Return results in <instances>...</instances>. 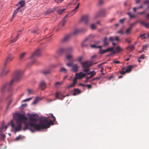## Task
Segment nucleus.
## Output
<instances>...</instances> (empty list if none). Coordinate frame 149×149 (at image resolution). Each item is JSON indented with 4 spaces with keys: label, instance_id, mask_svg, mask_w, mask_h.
<instances>
[{
    "label": "nucleus",
    "instance_id": "obj_19",
    "mask_svg": "<svg viewBox=\"0 0 149 149\" xmlns=\"http://www.w3.org/2000/svg\"><path fill=\"white\" fill-rule=\"evenodd\" d=\"M77 83L76 78H74L73 80V82L70 85L68 86L67 88H70L71 87H74L76 83Z\"/></svg>",
    "mask_w": 149,
    "mask_h": 149
},
{
    "label": "nucleus",
    "instance_id": "obj_16",
    "mask_svg": "<svg viewBox=\"0 0 149 149\" xmlns=\"http://www.w3.org/2000/svg\"><path fill=\"white\" fill-rule=\"evenodd\" d=\"M79 67L77 64H73L71 68V70L74 72H76L78 71Z\"/></svg>",
    "mask_w": 149,
    "mask_h": 149
},
{
    "label": "nucleus",
    "instance_id": "obj_46",
    "mask_svg": "<svg viewBox=\"0 0 149 149\" xmlns=\"http://www.w3.org/2000/svg\"><path fill=\"white\" fill-rule=\"evenodd\" d=\"M65 9H61L58 10L57 11V13H58V14H61L63 12L65 11Z\"/></svg>",
    "mask_w": 149,
    "mask_h": 149
},
{
    "label": "nucleus",
    "instance_id": "obj_13",
    "mask_svg": "<svg viewBox=\"0 0 149 149\" xmlns=\"http://www.w3.org/2000/svg\"><path fill=\"white\" fill-rule=\"evenodd\" d=\"M14 57L11 55H9L6 58V62L4 63V65L6 66L7 63L11 61L13 58Z\"/></svg>",
    "mask_w": 149,
    "mask_h": 149
},
{
    "label": "nucleus",
    "instance_id": "obj_61",
    "mask_svg": "<svg viewBox=\"0 0 149 149\" xmlns=\"http://www.w3.org/2000/svg\"><path fill=\"white\" fill-rule=\"evenodd\" d=\"M21 139V136L19 135L18 136L16 137L15 138V140L18 141Z\"/></svg>",
    "mask_w": 149,
    "mask_h": 149
},
{
    "label": "nucleus",
    "instance_id": "obj_9",
    "mask_svg": "<svg viewBox=\"0 0 149 149\" xmlns=\"http://www.w3.org/2000/svg\"><path fill=\"white\" fill-rule=\"evenodd\" d=\"M105 10H102L97 13L95 15V17L96 18L100 16L103 17L105 16Z\"/></svg>",
    "mask_w": 149,
    "mask_h": 149
},
{
    "label": "nucleus",
    "instance_id": "obj_54",
    "mask_svg": "<svg viewBox=\"0 0 149 149\" xmlns=\"http://www.w3.org/2000/svg\"><path fill=\"white\" fill-rule=\"evenodd\" d=\"M73 64V63L72 62H71L67 63L66 65L68 67H72Z\"/></svg>",
    "mask_w": 149,
    "mask_h": 149
},
{
    "label": "nucleus",
    "instance_id": "obj_3",
    "mask_svg": "<svg viewBox=\"0 0 149 149\" xmlns=\"http://www.w3.org/2000/svg\"><path fill=\"white\" fill-rule=\"evenodd\" d=\"M22 70L19 69L15 70L13 73V78L10 81V84H13L14 82L20 80L22 78Z\"/></svg>",
    "mask_w": 149,
    "mask_h": 149
},
{
    "label": "nucleus",
    "instance_id": "obj_38",
    "mask_svg": "<svg viewBox=\"0 0 149 149\" xmlns=\"http://www.w3.org/2000/svg\"><path fill=\"white\" fill-rule=\"evenodd\" d=\"M90 46L91 47L94 48H101L102 47L101 46H97L95 44L91 45Z\"/></svg>",
    "mask_w": 149,
    "mask_h": 149
},
{
    "label": "nucleus",
    "instance_id": "obj_35",
    "mask_svg": "<svg viewBox=\"0 0 149 149\" xmlns=\"http://www.w3.org/2000/svg\"><path fill=\"white\" fill-rule=\"evenodd\" d=\"M41 99L40 98L38 97H37L32 102V104H36Z\"/></svg>",
    "mask_w": 149,
    "mask_h": 149
},
{
    "label": "nucleus",
    "instance_id": "obj_47",
    "mask_svg": "<svg viewBox=\"0 0 149 149\" xmlns=\"http://www.w3.org/2000/svg\"><path fill=\"white\" fill-rule=\"evenodd\" d=\"M22 7H21L20 6H19L18 7L16 10H15V11H17V13L18 12H21L23 11V10L21 9L22 8Z\"/></svg>",
    "mask_w": 149,
    "mask_h": 149
},
{
    "label": "nucleus",
    "instance_id": "obj_15",
    "mask_svg": "<svg viewBox=\"0 0 149 149\" xmlns=\"http://www.w3.org/2000/svg\"><path fill=\"white\" fill-rule=\"evenodd\" d=\"M39 87L43 90L46 88V84L44 81H42L40 82L39 85Z\"/></svg>",
    "mask_w": 149,
    "mask_h": 149
},
{
    "label": "nucleus",
    "instance_id": "obj_48",
    "mask_svg": "<svg viewBox=\"0 0 149 149\" xmlns=\"http://www.w3.org/2000/svg\"><path fill=\"white\" fill-rule=\"evenodd\" d=\"M127 14L130 16V18H132L135 17V15L132 14L130 13H127Z\"/></svg>",
    "mask_w": 149,
    "mask_h": 149
},
{
    "label": "nucleus",
    "instance_id": "obj_37",
    "mask_svg": "<svg viewBox=\"0 0 149 149\" xmlns=\"http://www.w3.org/2000/svg\"><path fill=\"white\" fill-rule=\"evenodd\" d=\"M107 52H112L113 53H115V52L113 49V48L112 47H109L106 49Z\"/></svg>",
    "mask_w": 149,
    "mask_h": 149
},
{
    "label": "nucleus",
    "instance_id": "obj_56",
    "mask_svg": "<svg viewBox=\"0 0 149 149\" xmlns=\"http://www.w3.org/2000/svg\"><path fill=\"white\" fill-rule=\"evenodd\" d=\"M83 59V57L82 56H80L79 57V58H78V61L80 62L81 63V61Z\"/></svg>",
    "mask_w": 149,
    "mask_h": 149
},
{
    "label": "nucleus",
    "instance_id": "obj_10",
    "mask_svg": "<svg viewBox=\"0 0 149 149\" xmlns=\"http://www.w3.org/2000/svg\"><path fill=\"white\" fill-rule=\"evenodd\" d=\"M90 40L88 38L84 40L81 43V46L83 47H85L87 46L90 43Z\"/></svg>",
    "mask_w": 149,
    "mask_h": 149
},
{
    "label": "nucleus",
    "instance_id": "obj_7",
    "mask_svg": "<svg viewBox=\"0 0 149 149\" xmlns=\"http://www.w3.org/2000/svg\"><path fill=\"white\" fill-rule=\"evenodd\" d=\"M72 34H69L65 35L61 40V41L62 42H68L70 38L72 36Z\"/></svg>",
    "mask_w": 149,
    "mask_h": 149
},
{
    "label": "nucleus",
    "instance_id": "obj_60",
    "mask_svg": "<svg viewBox=\"0 0 149 149\" xmlns=\"http://www.w3.org/2000/svg\"><path fill=\"white\" fill-rule=\"evenodd\" d=\"M55 96L56 99H58L59 97V94L58 93L56 92L55 93Z\"/></svg>",
    "mask_w": 149,
    "mask_h": 149
},
{
    "label": "nucleus",
    "instance_id": "obj_53",
    "mask_svg": "<svg viewBox=\"0 0 149 149\" xmlns=\"http://www.w3.org/2000/svg\"><path fill=\"white\" fill-rule=\"evenodd\" d=\"M49 117L53 118V120L54 121H55L56 120L55 118V117L54 116L53 114H49Z\"/></svg>",
    "mask_w": 149,
    "mask_h": 149
},
{
    "label": "nucleus",
    "instance_id": "obj_55",
    "mask_svg": "<svg viewBox=\"0 0 149 149\" xmlns=\"http://www.w3.org/2000/svg\"><path fill=\"white\" fill-rule=\"evenodd\" d=\"M79 30H75L73 33H72V35H75L77 33H78L79 32Z\"/></svg>",
    "mask_w": 149,
    "mask_h": 149
},
{
    "label": "nucleus",
    "instance_id": "obj_20",
    "mask_svg": "<svg viewBox=\"0 0 149 149\" xmlns=\"http://www.w3.org/2000/svg\"><path fill=\"white\" fill-rule=\"evenodd\" d=\"M21 32V30H19L17 31V35L16 37L14 38L13 39L11 40H10L11 43H13L16 42L18 38L19 37V35H20L19 33Z\"/></svg>",
    "mask_w": 149,
    "mask_h": 149
},
{
    "label": "nucleus",
    "instance_id": "obj_23",
    "mask_svg": "<svg viewBox=\"0 0 149 149\" xmlns=\"http://www.w3.org/2000/svg\"><path fill=\"white\" fill-rule=\"evenodd\" d=\"M54 10V8H49L45 12L44 15H46L51 13Z\"/></svg>",
    "mask_w": 149,
    "mask_h": 149
},
{
    "label": "nucleus",
    "instance_id": "obj_43",
    "mask_svg": "<svg viewBox=\"0 0 149 149\" xmlns=\"http://www.w3.org/2000/svg\"><path fill=\"white\" fill-rule=\"evenodd\" d=\"M125 67L122 68V70H121L120 72V73L121 74L123 75L126 73V72L125 71Z\"/></svg>",
    "mask_w": 149,
    "mask_h": 149
},
{
    "label": "nucleus",
    "instance_id": "obj_50",
    "mask_svg": "<svg viewBox=\"0 0 149 149\" xmlns=\"http://www.w3.org/2000/svg\"><path fill=\"white\" fill-rule=\"evenodd\" d=\"M60 71L62 72H64V73L67 72L66 69L64 68H61L60 69Z\"/></svg>",
    "mask_w": 149,
    "mask_h": 149
},
{
    "label": "nucleus",
    "instance_id": "obj_41",
    "mask_svg": "<svg viewBox=\"0 0 149 149\" xmlns=\"http://www.w3.org/2000/svg\"><path fill=\"white\" fill-rule=\"evenodd\" d=\"M146 34H141L139 35V37H138V38L139 37H140L142 39H144L146 38H147V36H146Z\"/></svg>",
    "mask_w": 149,
    "mask_h": 149
},
{
    "label": "nucleus",
    "instance_id": "obj_29",
    "mask_svg": "<svg viewBox=\"0 0 149 149\" xmlns=\"http://www.w3.org/2000/svg\"><path fill=\"white\" fill-rule=\"evenodd\" d=\"M51 71L50 70H44L42 71V72L44 75H47L50 73Z\"/></svg>",
    "mask_w": 149,
    "mask_h": 149
},
{
    "label": "nucleus",
    "instance_id": "obj_62",
    "mask_svg": "<svg viewBox=\"0 0 149 149\" xmlns=\"http://www.w3.org/2000/svg\"><path fill=\"white\" fill-rule=\"evenodd\" d=\"M125 19V18H124L123 19H120L119 20V22L120 23H123L124 21V20Z\"/></svg>",
    "mask_w": 149,
    "mask_h": 149
},
{
    "label": "nucleus",
    "instance_id": "obj_22",
    "mask_svg": "<svg viewBox=\"0 0 149 149\" xmlns=\"http://www.w3.org/2000/svg\"><path fill=\"white\" fill-rule=\"evenodd\" d=\"M119 38L117 36H111L109 38V40L111 41H118Z\"/></svg>",
    "mask_w": 149,
    "mask_h": 149
},
{
    "label": "nucleus",
    "instance_id": "obj_44",
    "mask_svg": "<svg viewBox=\"0 0 149 149\" xmlns=\"http://www.w3.org/2000/svg\"><path fill=\"white\" fill-rule=\"evenodd\" d=\"M140 23L141 24L143 25L146 28L147 23H146L144 21H141L140 22Z\"/></svg>",
    "mask_w": 149,
    "mask_h": 149
},
{
    "label": "nucleus",
    "instance_id": "obj_8",
    "mask_svg": "<svg viewBox=\"0 0 149 149\" xmlns=\"http://www.w3.org/2000/svg\"><path fill=\"white\" fill-rule=\"evenodd\" d=\"M81 64L82 67L83 68H88L91 66L92 65L91 63L88 61L81 62Z\"/></svg>",
    "mask_w": 149,
    "mask_h": 149
},
{
    "label": "nucleus",
    "instance_id": "obj_33",
    "mask_svg": "<svg viewBox=\"0 0 149 149\" xmlns=\"http://www.w3.org/2000/svg\"><path fill=\"white\" fill-rule=\"evenodd\" d=\"M19 4L20 5V6L21 7H23L24 6L25 4V1L24 0H21L19 3Z\"/></svg>",
    "mask_w": 149,
    "mask_h": 149
},
{
    "label": "nucleus",
    "instance_id": "obj_30",
    "mask_svg": "<svg viewBox=\"0 0 149 149\" xmlns=\"http://www.w3.org/2000/svg\"><path fill=\"white\" fill-rule=\"evenodd\" d=\"M133 67L131 65L128 66L127 69L125 70L126 72V73H129L130 72Z\"/></svg>",
    "mask_w": 149,
    "mask_h": 149
},
{
    "label": "nucleus",
    "instance_id": "obj_42",
    "mask_svg": "<svg viewBox=\"0 0 149 149\" xmlns=\"http://www.w3.org/2000/svg\"><path fill=\"white\" fill-rule=\"evenodd\" d=\"M107 52L106 49L105 50H102L101 48H100L99 50V53L100 54H103Z\"/></svg>",
    "mask_w": 149,
    "mask_h": 149
},
{
    "label": "nucleus",
    "instance_id": "obj_36",
    "mask_svg": "<svg viewBox=\"0 0 149 149\" xmlns=\"http://www.w3.org/2000/svg\"><path fill=\"white\" fill-rule=\"evenodd\" d=\"M132 29L131 27H129L128 28L126 29L125 33L127 35H129Z\"/></svg>",
    "mask_w": 149,
    "mask_h": 149
},
{
    "label": "nucleus",
    "instance_id": "obj_26",
    "mask_svg": "<svg viewBox=\"0 0 149 149\" xmlns=\"http://www.w3.org/2000/svg\"><path fill=\"white\" fill-rule=\"evenodd\" d=\"M66 21V19H65V18H64L60 22L59 25L62 27L64 26L65 25Z\"/></svg>",
    "mask_w": 149,
    "mask_h": 149
},
{
    "label": "nucleus",
    "instance_id": "obj_6",
    "mask_svg": "<svg viewBox=\"0 0 149 149\" xmlns=\"http://www.w3.org/2000/svg\"><path fill=\"white\" fill-rule=\"evenodd\" d=\"M38 116L36 114H32L29 117V122L31 123H34L35 124H37L35 123L38 121Z\"/></svg>",
    "mask_w": 149,
    "mask_h": 149
},
{
    "label": "nucleus",
    "instance_id": "obj_21",
    "mask_svg": "<svg viewBox=\"0 0 149 149\" xmlns=\"http://www.w3.org/2000/svg\"><path fill=\"white\" fill-rule=\"evenodd\" d=\"M103 46H107L109 45V43L108 41V39L106 37H105L103 40Z\"/></svg>",
    "mask_w": 149,
    "mask_h": 149
},
{
    "label": "nucleus",
    "instance_id": "obj_12",
    "mask_svg": "<svg viewBox=\"0 0 149 149\" xmlns=\"http://www.w3.org/2000/svg\"><path fill=\"white\" fill-rule=\"evenodd\" d=\"M89 19V17L88 15H86L82 16L81 18V21L85 24H87Z\"/></svg>",
    "mask_w": 149,
    "mask_h": 149
},
{
    "label": "nucleus",
    "instance_id": "obj_58",
    "mask_svg": "<svg viewBox=\"0 0 149 149\" xmlns=\"http://www.w3.org/2000/svg\"><path fill=\"white\" fill-rule=\"evenodd\" d=\"M64 0H54L57 3H61Z\"/></svg>",
    "mask_w": 149,
    "mask_h": 149
},
{
    "label": "nucleus",
    "instance_id": "obj_52",
    "mask_svg": "<svg viewBox=\"0 0 149 149\" xmlns=\"http://www.w3.org/2000/svg\"><path fill=\"white\" fill-rule=\"evenodd\" d=\"M13 101V100L12 99H10V101H9V102H8V104L7 106V109H8V107L10 106V105L11 103Z\"/></svg>",
    "mask_w": 149,
    "mask_h": 149
},
{
    "label": "nucleus",
    "instance_id": "obj_14",
    "mask_svg": "<svg viewBox=\"0 0 149 149\" xmlns=\"http://www.w3.org/2000/svg\"><path fill=\"white\" fill-rule=\"evenodd\" d=\"M10 70L9 69H6L5 68H4L0 76L1 77L4 76L7 74L9 72Z\"/></svg>",
    "mask_w": 149,
    "mask_h": 149
},
{
    "label": "nucleus",
    "instance_id": "obj_24",
    "mask_svg": "<svg viewBox=\"0 0 149 149\" xmlns=\"http://www.w3.org/2000/svg\"><path fill=\"white\" fill-rule=\"evenodd\" d=\"M74 92L73 93V95H76L81 93V91L78 88H74Z\"/></svg>",
    "mask_w": 149,
    "mask_h": 149
},
{
    "label": "nucleus",
    "instance_id": "obj_57",
    "mask_svg": "<svg viewBox=\"0 0 149 149\" xmlns=\"http://www.w3.org/2000/svg\"><path fill=\"white\" fill-rule=\"evenodd\" d=\"M147 45H146L144 46H143L142 48V51L144 52L145 50H146L147 49Z\"/></svg>",
    "mask_w": 149,
    "mask_h": 149
},
{
    "label": "nucleus",
    "instance_id": "obj_4",
    "mask_svg": "<svg viewBox=\"0 0 149 149\" xmlns=\"http://www.w3.org/2000/svg\"><path fill=\"white\" fill-rule=\"evenodd\" d=\"M8 127L7 125H4V123L3 122L1 125V126L0 127V141H4L6 138V135L3 132L5 131Z\"/></svg>",
    "mask_w": 149,
    "mask_h": 149
},
{
    "label": "nucleus",
    "instance_id": "obj_45",
    "mask_svg": "<svg viewBox=\"0 0 149 149\" xmlns=\"http://www.w3.org/2000/svg\"><path fill=\"white\" fill-rule=\"evenodd\" d=\"M134 48V47L133 45L129 46L127 48V49H129L130 51L133 50Z\"/></svg>",
    "mask_w": 149,
    "mask_h": 149
},
{
    "label": "nucleus",
    "instance_id": "obj_51",
    "mask_svg": "<svg viewBox=\"0 0 149 149\" xmlns=\"http://www.w3.org/2000/svg\"><path fill=\"white\" fill-rule=\"evenodd\" d=\"M17 11H14V13L12 15V19L10 20V21H12L13 18L15 17V15L17 13Z\"/></svg>",
    "mask_w": 149,
    "mask_h": 149
},
{
    "label": "nucleus",
    "instance_id": "obj_64",
    "mask_svg": "<svg viewBox=\"0 0 149 149\" xmlns=\"http://www.w3.org/2000/svg\"><path fill=\"white\" fill-rule=\"evenodd\" d=\"M86 86L87 87L88 89H90L92 88V86L91 84L86 85Z\"/></svg>",
    "mask_w": 149,
    "mask_h": 149
},
{
    "label": "nucleus",
    "instance_id": "obj_39",
    "mask_svg": "<svg viewBox=\"0 0 149 149\" xmlns=\"http://www.w3.org/2000/svg\"><path fill=\"white\" fill-rule=\"evenodd\" d=\"M116 50L117 52L119 53L120 51H123V49L121 47L119 46H118L116 48Z\"/></svg>",
    "mask_w": 149,
    "mask_h": 149
},
{
    "label": "nucleus",
    "instance_id": "obj_32",
    "mask_svg": "<svg viewBox=\"0 0 149 149\" xmlns=\"http://www.w3.org/2000/svg\"><path fill=\"white\" fill-rule=\"evenodd\" d=\"M66 58L69 61H70L73 58V57L72 55L68 54L66 56Z\"/></svg>",
    "mask_w": 149,
    "mask_h": 149
},
{
    "label": "nucleus",
    "instance_id": "obj_40",
    "mask_svg": "<svg viewBox=\"0 0 149 149\" xmlns=\"http://www.w3.org/2000/svg\"><path fill=\"white\" fill-rule=\"evenodd\" d=\"M38 27L35 28L33 30L31 31V33H37L38 34Z\"/></svg>",
    "mask_w": 149,
    "mask_h": 149
},
{
    "label": "nucleus",
    "instance_id": "obj_49",
    "mask_svg": "<svg viewBox=\"0 0 149 149\" xmlns=\"http://www.w3.org/2000/svg\"><path fill=\"white\" fill-rule=\"evenodd\" d=\"M91 28L92 30H95L96 29V24H93L91 26Z\"/></svg>",
    "mask_w": 149,
    "mask_h": 149
},
{
    "label": "nucleus",
    "instance_id": "obj_28",
    "mask_svg": "<svg viewBox=\"0 0 149 149\" xmlns=\"http://www.w3.org/2000/svg\"><path fill=\"white\" fill-rule=\"evenodd\" d=\"M86 74L88 75L90 74V76L88 77V78L90 79L93 77L96 74V72H95L94 71H93L92 72L87 73Z\"/></svg>",
    "mask_w": 149,
    "mask_h": 149
},
{
    "label": "nucleus",
    "instance_id": "obj_2",
    "mask_svg": "<svg viewBox=\"0 0 149 149\" xmlns=\"http://www.w3.org/2000/svg\"><path fill=\"white\" fill-rule=\"evenodd\" d=\"M54 123L52 120L49 121L47 118L40 120L39 123L37 124L34 123L31 124V126L33 127L35 131H39L42 129H45L50 127V125H53Z\"/></svg>",
    "mask_w": 149,
    "mask_h": 149
},
{
    "label": "nucleus",
    "instance_id": "obj_59",
    "mask_svg": "<svg viewBox=\"0 0 149 149\" xmlns=\"http://www.w3.org/2000/svg\"><path fill=\"white\" fill-rule=\"evenodd\" d=\"M89 70V69L87 68H85V69H84L83 70V71L84 72L86 73H88V72Z\"/></svg>",
    "mask_w": 149,
    "mask_h": 149
},
{
    "label": "nucleus",
    "instance_id": "obj_17",
    "mask_svg": "<svg viewBox=\"0 0 149 149\" xmlns=\"http://www.w3.org/2000/svg\"><path fill=\"white\" fill-rule=\"evenodd\" d=\"M40 50L39 49H38L31 55L30 58H32L35 56H39L40 55Z\"/></svg>",
    "mask_w": 149,
    "mask_h": 149
},
{
    "label": "nucleus",
    "instance_id": "obj_25",
    "mask_svg": "<svg viewBox=\"0 0 149 149\" xmlns=\"http://www.w3.org/2000/svg\"><path fill=\"white\" fill-rule=\"evenodd\" d=\"M66 49V52L70 53L73 51V48L72 46H69Z\"/></svg>",
    "mask_w": 149,
    "mask_h": 149
},
{
    "label": "nucleus",
    "instance_id": "obj_63",
    "mask_svg": "<svg viewBox=\"0 0 149 149\" xmlns=\"http://www.w3.org/2000/svg\"><path fill=\"white\" fill-rule=\"evenodd\" d=\"M137 23V22H134V23L131 24L130 25V27H131V28L132 29V27L135 25Z\"/></svg>",
    "mask_w": 149,
    "mask_h": 149
},
{
    "label": "nucleus",
    "instance_id": "obj_5",
    "mask_svg": "<svg viewBox=\"0 0 149 149\" xmlns=\"http://www.w3.org/2000/svg\"><path fill=\"white\" fill-rule=\"evenodd\" d=\"M10 84V81L6 83L2 86L1 88L0 91L2 93H4L6 90L10 91L12 87L13 84Z\"/></svg>",
    "mask_w": 149,
    "mask_h": 149
},
{
    "label": "nucleus",
    "instance_id": "obj_18",
    "mask_svg": "<svg viewBox=\"0 0 149 149\" xmlns=\"http://www.w3.org/2000/svg\"><path fill=\"white\" fill-rule=\"evenodd\" d=\"M66 52V49L64 47H61L57 51V53L58 54Z\"/></svg>",
    "mask_w": 149,
    "mask_h": 149
},
{
    "label": "nucleus",
    "instance_id": "obj_31",
    "mask_svg": "<svg viewBox=\"0 0 149 149\" xmlns=\"http://www.w3.org/2000/svg\"><path fill=\"white\" fill-rule=\"evenodd\" d=\"M63 83V82L62 81L61 82H57L55 83L54 85V86L55 88H58L59 86L61 84H62Z\"/></svg>",
    "mask_w": 149,
    "mask_h": 149
},
{
    "label": "nucleus",
    "instance_id": "obj_1",
    "mask_svg": "<svg viewBox=\"0 0 149 149\" xmlns=\"http://www.w3.org/2000/svg\"><path fill=\"white\" fill-rule=\"evenodd\" d=\"M14 117L16 120V123H13V121L11 120L8 123L7 126L11 124V126L15 132H19L21 130L22 123L25 124L24 127L23 129L24 131L29 129L32 132H35L33 127L30 125L33 123H26L28 119L24 115L21 113L16 114L14 115Z\"/></svg>",
    "mask_w": 149,
    "mask_h": 149
},
{
    "label": "nucleus",
    "instance_id": "obj_11",
    "mask_svg": "<svg viewBox=\"0 0 149 149\" xmlns=\"http://www.w3.org/2000/svg\"><path fill=\"white\" fill-rule=\"evenodd\" d=\"M86 75V74L83 73L82 72H80L79 73H76L75 74V77L74 78H76V80L78 79H81L85 77Z\"/></svg>",
    "mask_w": 149,
    "mask_h": 149
},
{
    "label": "nucleus",
    "instance_id": "obj_27",
    "mask_svg": "<svg viewBox=\"0 0 149 149\" xmlns=\"http://www.w3.org/2000/svg\"><path fill=\"white\" fill-rule=\"evenodd\" d=\"M26 52H23L19 56V59L20 60H22L23 59L25 55H26Z\"/></svg>",
    "mask_w": 149,
    "mask_h": 149
},
{
    "label": "nucleus",
    "instance_id": "obj_34",
    "mask_svg": "<svg viewBox=\"0 0 149 149\" xmlns=\"http://www.w3.org/2000/svg\"><path fill=\"white\" fill-rule=\"evenodd\" d=\"M79 5V3H78L75 8L72 11V14H74L77 11V9L78 8Z\"/></svg>",
    "mask_w": 149,
    "mask_h": 149
}]
</instances>
